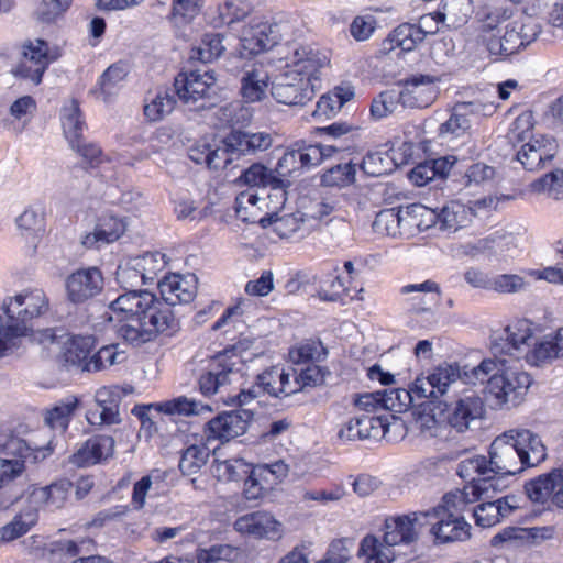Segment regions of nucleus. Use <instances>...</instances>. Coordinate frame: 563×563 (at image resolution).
<instances>
[{
	"label": "nucleus",
	"instance_id": "obj_1",
	"mask_svg": "<svg viewBox=\"0 0 563 563\" xmlns=\"http://www.w3.org/2000/svg\"><path fill=\"white\" fill-rule=\"evenodd\" d=\"M161 299L146 290L120 295L109 305L117 321L115 333L125 343L139 347L159 334L172 335L179 329L170 307L189 303L197 294L195 275L172 274L158 282Z\"/></svg>",
	"mask_w": 563,
	"mask_h": 563
},
{
	"label": "nucleus",
	"instance_id": "obj_2",
	"mask_svg": "<svg viewBox=\"0 0 563 563\" xmlns=\"http://www.w3.org/2000/svg\"><path fill=\"white\" fill-rule=\"evenodd\" d=\"M273 141V135L265 131L233 129L222 139L199 140L189 148L188 156L210 169L238 168L267 151Z\"/></svg>",
	"mask_w": 563,
	"mask_h": 563
},
{
	"label": "nucleus",
	"instance_id": "obj_3",
	"mask_svg": "<svg viewBox=\"0 0 563 563\" xmlns=\"http://www.w3.org/2000/svg\"><path fill=\"white\" fill-rule=\"evenodd\" d=\"M465 375L473 385L486 383L487 398L497 407L519 405L532 384L527 372L507 366L503 358H485Z\"/></svg>",
	"mask_w": 563,
	"mask_h": 563
},
{
	"label": "nucleus",
	"instance_id": "obj_4",
	"mask_svg": "<svg viewBox=\"0 0 563 563\" xmlns=\"http://www.w3.org/2000/svg\"><path fill=\"white\" fill-rule=\"evenodd\" d=\"M424 528V512L415 511L408 515L388 517L384 523V536H366L358 549V555L365 563H391L396 545H411L419 540Z\"/></svg>",
	"mask_w": 563,
	"mask_h": 563
},
{
	"label": "nucleus",
	"instance_id": "obj_5",
	"mask_svg": "<svg viewBox=\"0 0 563 563\" xmlns=\"http://www.w3.org/2000/svg\"><path fill=\"white\" fill-rule=\"evenodd\" d=\"M468 505L467 493H448L441 504L423 511L424 527H430V533L439 543L465 541L471 537V525L462 514Z\"/></svg>",
	"mask_w": 563,
	"mask_h": 563
},
{
	"label": "nucleus",
	"instance_id": "obj_6",
	"mask_svg": "<svg viewBox=\"0 0 563 563\" xmlns=\"http://www.w3.org/2000/svg\"><path fill=\"white\" fill-rule=\"evenodd\" d=\"M468 366L461 367L457 363H443L434 367L427 376H418L416 380V393L420 394L421 400H429L437 404L455 398L465 385L472 384L465 374L471 373Z\"/></svg>",
	"mask_w": 563,
	"mask_h": 563
},
{
	"label": "nucleus",
	"instance_id": "obj_7",
	"mask_svg": "<svg viewBox=\"0 0 563 563\" xmlns=\"http://www.w3.org/2000/svg\"><path fill=\"white\" fill-rule=\"evenodd\" d=\"M532 128V114L526 112L515 119L510 131L511 141L529 140L517 153V161L529 172L543 168L556 154L554 140L545 135L531 136Z\"/></svg>",
	"mask_w": 563,
	"mask_h": 563
},
{
	"label": "nucleus",
	"instance_id": "obj_8",
	"mask_svg": "<svg viewBox=\"0 0 563 563\" xmlns=\"http://www.w3.org/2000/svg\"><path fill=\"white\" fill-rule=\"evenodd\" d=\"M49 298L40 288L25 289L12 298L3 301V312L7 317L5 324L9 334L25 336L31 330V322L48 313Z\"/></svg>",
	"mask_w": 563,
	"mask_h": 563
},
{
	"label": "nucleus",
	"instance_id": "obj_9",
	"mask_svg": "<svg viewBox=\"0 0 563 563\" xmlns=\"http://www.w3.org/2000/svg\"><path fill=\"white\" fill-rule=\"evenodd\" d=\"M242 357L236 347L231 346L216 354L202 368L198 387L203 396H212L232 382V377L240 374Z\"/></svg>",
	"mask_w": 563,
	"mask_h": 563
},
{
	"label": "nucleus",
	"instance_id": "obj_10",
	"mask_svg": "<svg viewBox=\"0 0 563 563\" xmlns=\"http://www.w3.org/2000/svg\"><path fill=\"white\" fill-rule=\"evenodd\" d=\"M441 422H446L457 432H464L472 421L479 419L484 412V404L474 391L463 389L455 398L435 406Z\"/></svg>",
	"mask_w": 563,
	"mask_h": 563
},
{
	"label": "nucleus",
	"instance_id": "obj_11",
	"mask_svg": "<svg viewBox=\"0 0 563 563\" xmlns=\"http://www.w3.org/2000/svg\"><path fill=\"white\" fill-rule=\"evenodd\" d=\"M214 71L194 70L189 74L180 73L175 77L174 88L178 99L190 110L207 108L208 101L214 93Z\"/></svg>",
	"mask_w": 563,
	"mask_h": 563
},
{
	"label": "nucleus",
	"instance_id": "obj_12",
	"mask_svg": "<svg viewBox=\"0 0 563 563\" xmlns=\"http://www.w3.org/2000/svg\"><path fill=\"white\" fill-rule=\"evenodd\" d=\"M482 104L478 101L457 102L446 121L440 124L439 137L453 147L465 145L472 140L471 115L478 114Z\"/></svg>",
	"mask_w": 563,
	"mask_h": 563
},
{
	"label": "nucleus",
	"instance_id": "obj_13",
	"mask_svg": "<svg viewBox=\"0 0 563 563\" xmlns=\"http://www.w3.org/2000/svg\"><path fill=\"white\" fill-rule=\"evenodd\" d=\"M291 373L285 372L276 366H273L256 377V383L249 389H242L236 395L239 405L250 402L262 394H267L275 398H284L295 394L291 387Z\"/></svg>",
	"mask_w": 563,
	"mask_h": 563
},
{
	"label": "nucleus",
	"instance_id": "obj_14",
	"mask_svg": "<svg viewBox=\"0 0 563 563\" xmlns=\"http://www.w3.org/2000/svg\"><path fill=\"white\" fill-rule=\"evenodd\" d=\"M533 341L532 323L527 319L517 320L507 325L500 333L492 338L490 350L494 358L501 355H510L519 360L521 353L528 349Z\"/></svg>",
	"mask_w": 563,
	"mask_h": 563
},
{
	"label": "nucleus",
	"instance_id": "obj_15",
	"mask_svg": "<svg viewBox=\"0 0 563 563\" xmlns=\"http://www.w3.org/2000/svg\"><path fill=\"white\" fill-rule=\"evenodd\" d=\"M319 89L309 79L290 70L276 76L272 82V97L278 102L290 107L305 106L312 100Z\"/></svg>",
	"mask_w": 563,
	"mask_h": 563
},
{
	"label": "nucleus",
	"instance_id": "obj_16",
	"mask_svg": "<svg viewBox=\"0 0 563 563\" xmlns=\"http://www.w3.org/2000/svg\"><path fill=\"white\" fill-rule=\"evenodd\" d=\"M126 390L119 386H102L95 394L96 408L87 411V420L92 426L119 424L122 421L120 404Z\"/></svg>",
	"mask_w": 563,
	"mask_h": 563
},
{
	"label": "nucleus",
	"instance_id": "obj_17",
	"mask_svg": "<svg viewBox=\"0 0 563 563\" xmlns=\"http://www.w3.org/2000/svg\"><path fill=\"white\" fill-rule=\"evenodd\" d=\"M229 71L242 73L240 92L245 102H257L264 99L268 88V74L263 67H255L246 63L242 56H232L227 62Z\"/></svg>",
	"mask_w": 563,
	"mask_h": 563
},
{
	"label": "nucleus",
	"instance_id": "obj_18",
	"mask_svg": "<svg viewBox=\"0 0 563 563\" xmlns=\"http://www.w3.org/2000/svg\"><path fill=\"white\" fill-rule=\"evenodd\" d=\"M487 461L492 474L516 475L526 468L509 431L498 435L492 442Z\"/></svg>",
	"mask_w": 563,
	"mask_h": 563
},
{
	"label": "nucleus",
	"instance_id": "obj_19",
	"mask_svg": "<svg viewBox=\"0 0 563 563\" xmlns=\"http://www.w3.org/2000/svg\"><path fill=\"white\" fill-rule=\"evenodd\" d=\"M322 152L306 141H297L279 158L275 172L278 177L287 179L296 172L310 169L321 164Z\"/></svg>",
	"mask_w": 563,
	"mask_h": 563
},
{
	"label": "nucleus",
	"instance_id": "obj_20",
	"mask_svg": "<svg viewBox=\"0 0 563 563\" xmlns=\"http://www.w3.org/2000/svg\"><path fill=\"white\" fill-rule=\"evenodd\" d=\"M67 299L73 303H84L103 289V275L98 267L79 268L65 280Z\"/></svg>",
	"mask_w": 563,
	"mask_h": 563
},
{
	"label": "nucleus",
	"instance_id": "obj_21",
	"mask_svg": "<svg viewBox=\"0 0 563 563\" xmlns=\"http://www.w3.org/2000/svg\"><path fill=\"white\" fill-rule=\"evenodd\" d=\"M328 64V56L311 45H297L287 56V66L292 67L290 71L300 74L318 88L321 69Z\"/></svg>",
	"mask_w": 563,
	"mask_h": 563
},
{
	"label": "nucleus",
	"instance_id": "obj_22",
	"mask_svg": "<svg viewBox=\"0 0 563 563\" xmlns=\"http://www.w3.org/2000/svg\"><path fill=\"white\" fill-rule=\"evenodd\" d=\"M282 38L279 25L252 21L241 33L240 45L247 55H257L273 48Z\"/></svg>",
	"mask_w": 563,
	"mask_h": 563
},
{
	"label": "nucleus",
	"instance_id": "obj_23",
	"mask_svg": "<svg viewBox=\"0 0 563 563\" xmlns=\"http://www.w3.org/2000/svg\"><path fill=\"white\" fill-rule=\"evenodd\" d=\"M252 419L253 413L249 410H232L220 413L207 423V439L219 440L222 443L228 442L244 434Z\"/></svg>",
	"mask_w": 563,
	"mask_h": 563
},
{
	"label": "nucleus",
	"instance_id": "obj_24",
	"mask_svg": "<svg viewBox=\"0 0 563 563\" xmlns=\"http://www.w3.org/2000/svg\"><path fill=\"white\" fill-rule=\"evenodd\" d=\"M234 529L255 539L271 541L279 540L283 537V525L267 511H253L239 517L234 521Z\"/></svg>",
	"mask_w": 563,
	"mask_h": 563
},
{
	"label": "nucleus",
	"instance_id": "obj_25",
	"mask_svg": "<svg viewBox=\"0 0 563 563\" xmlns=\"http://www.w3.org/2000/svg\"><path fill=\"white\" fill-rule=\"evenodd\" d=\"M435 78L429 75H413L404 82V88L398 90L399 99L404 108H427L433 103L438 96Z\"/></svg>",
	"mask_w": 563,
	"mask_h": 563
},
{
	"label": "nucleus",
	"instance_id": "obj_26",
	"mask_svg": "<svg viewBox=\"0 0 563 563\" xmlns=\"http://www.w3.org/2000/svg\"><path fill=\"white\" fill-rule=\"evenodd\" d=\"M481 504L473 508L475 523L482 528H490L509 518L520 506L515 495H506L494 500L479 499Z\"/></svg>",
	"mask_w": 563,
	"mask_h": 563
},
{
	"label": "nucleus",
	"instance_id": "obj_27",
	"mask_svg": "<svg viewBox=\"0 0 563 563\" xmlns=\"http://www.w3.org/2000/svg\"><path fill=\"white\" fill-rule=\"evenodd\" d=\"M114 440L110 435H96L84 442L71 455L70 462L79 467L95 465L113 455Z\"/></svg>",
	"mask_w": 563,
	"mask_h": 563
},
{
	"label": "nucleus",
	"instance_id": "obj_28",
	"mask_svg": "<svg viewBox=\"0 0 563 563\" xmlns=\"http://www.w3.org/2000/svg\"><path fill=\"white\" fill-rule=\"evenodd\" d=\"M509 432L526 467L537 466L545 460L547 449L537 433L528 429L509 430Z\"/></svg>",
	"mask_w": 563,
	"mask_h": 563
},
{
	"label": "nucleus",
	"instance_id": "obj_29",
	"mask_svg": "<svg viewBox=\"0 0 563 563\" xmlns=\"http://www.w3.org/2000/svg\"><path fill=\"white\" fill-rule=\"evenodd\" d=\"M0 453L5 457L3 462L11 464L12 476L19 475L23 471L24 460L33 455V449L20 437L11 431L0 432Z\"/></svg>",
	"mask_w": 563,
	"mask_h": 563
},
{
	"label": "nucleus",
	"instance_id": "obj_30",
	"mask_svg": "<svg viewBox=\"0 0 563 563\" xmlns=\"http://www.w3.org/2000/svg\"><path fill=\"white\" fill-rule=\"evenodd\" d=\"M67 340L63 342L62 358L64 365L68 368L76 367L86 372L91 351L95 347V339L91 335H74L66 336Z\"/></svg>",
	"mask_w": 563,
	"mask_h": 563
},
{
	"label": "nucleus",
	"instance_id": "obj_31",
	"mask_svg": "<svg viewBox=\"0 0 563 563\" xmlns=\"http://www.w3.org/2000/svg\"><path fill=\"white\" fill-rule=\"evenodd\" d=\"M238 183L250 187L272 188L282 190L285 195V188L289 187L290 181L278 177L275 169H269L261 163H253L244 169L238 178Z\"/></svg>",
	"mask_w": 563,
	"mask_h": 563
},
{
	"label": "nucleus",
	"instance_id": "obj_32",
	"mask_svg": "<svg viewBox=\"0 0 563 563\" xmlns=\"http://www.w3.org/2000/svg\"><path fill=\"white\" fill-rule=\"evenodd\" d=\"M47 66V44L38 41L36 46L31 45L24 51V60L18 66L15 74L38 85Z\"/></svg>",
	"mask_w": 563,
	"mask_h": 563
},
{
	"label": "nucleus",
	"instance_id": "obj_33",
	"mask_svg": "<svg viewBox=\"0 0 563 563\" xmlns=\"http://www.w3.org/2000/svg\"><path fill=\"white\" fill-rule=\"evenodd\" d=\"M74 484L67 479L62 478L52 483L51 485L34 488L30 494L31 506H46L51 509H59L67 500Z\"/></svg>",
	"mask_w": 563,
	"mask_h": 563
},
{
	"label": "nucleus",
	"instance_id": "obj_34",
	"mask_svg": "<svg viewBox=\"0 0 563 563\" xmlns=\"http://www.w3.org/2000/svg\"><path fill=\"white\" fill-rule=\"evenodd\" d=\"M426 211L428 210L421 205H412L406 210L395 208L384 209L376 214L373 229L379 234L396 236L400 234V225L407 220L410 213L423 216Z\"/></svg>",
	"mask_w": 563,
	"mask_h": 563
},
{
	"label": "nucleus",
	"instance_id": "obj_35",
	"mask_svg": "<svg viewBox=\"0 0 563 563\" xmlns=\"http://www.w3.org/2000/svg\"><path fill=\"white\" fill-rule=\"evenodd\" d=\"M125 231L124 222L113 216L100 218L95 230L82 238V245L88 249H100L102 245L117 241Z\"/></svg>",
	"mask_w": 563,
	"mask_h": 563
},
{
	"label": "nucleus",
	"instance_id": "obj_36",
	"mask_svg": "<svg viewBox=\"0 0 563 563\" xmlns=\"http://www.w3.org/2000/svg\"><path fill=\"white\" fill-rule=\"evenodd\" d=\"M431 213L440 230L455 232L471 221L472 209L460 201H450L439 212Z\"/></svg>",
	"mask_w": 563,
	"mask_h": 563
},
{
	"label": "nucleus",
	"instance_id": "obj_37",
	"mask_svg": "<svg viewBox=\"0 0 563 563\" xmlns=\"http://www.w3.org/2000/svg\"><path fill=\"white\" fill-rule=\"evenodd\" d=\"M562 475L561 467H558L527 482L525 485L527 497L533 503L544 504L558 489Z\"/></svg>",
	"mask_w": 563,
	"mask_h": 563
},
{
	"label": "nucleus",
	"instance_id": "obj_38",
	"mask_svg": "<svg viewBox=\"0 0 563 563\" xmlns=\"http://www.w3.org/2000/svg\"><path fill=\"white\" fill-rule=\"evenodd\" d=\"M422 42L416 24L402 23L398 25L383 42L382 51L390 53L395 48H400L401 52H411L418 44Z\"/></svg>",
	"mask_w": 563,
	"mask_h": 563
},
{
	"label": "nucleus",
	"instance_id": "obj_39",
	"mask_svg": "<svg viewBox=\"0 0 563 563\" xmlns=\"http://www.w3.org/2000/svg\"><path fill=\"white\" fill-rule=\"evenodd\" d=\"M38 520V509L27 506L0 528V541L9 542L25 534Z\"/></svg>",
	"mask_w": 563,
	"mask_h": 563
},
{
	"label": "nucleus",
	"instance_id": "obj_40",
	"mask_svg": "<svg viewBox=\"0 0 563 563\" xmlns=\"http://www.w3.org/2000/svg\"><path fill=\"white\" fill-rule=\"evenodd\" d=\"M516 241V236L511 233L495 232L477 240L473 245V250L494 256H507L517 249Z\"/></svg>",
	"mask_w": 563,
	"mask_h": 563
},
{
	"label": "nucleus",
	"instance_id": "obj_41",
	"mask_svg": "<svg viewBox=\"0 0 563 563\" xmlns=\"http://www.w3.org/2000/svg\"><path fill=\"white\" fill-rule=\"evenodd\" d=\"M353 97L354 92L350 88L336 87L320 97L312 115L317 119H331Z\"/></svg>",
	"mask_w": 563,
	"mask_h": 563
},
{
	"label": "nucleus",
	"instance_id": "obj_42",
	"mask_svg": "<svg viewBox=\"0 0 563 563\" xmlns=\"http://www.w3.org/2000/svg\"><path fill=\"white\" fill-rule=\"evenodd\" d=\"M175 88L159 89L156 95L144 104V115L151 122H157L170 114L176 104Z\"/></svg>",
	"mask_w": 563,
	"mask_h": 563
},
{
	"label": "nucleus",
	"instance_id": "obj_43",
	"mask_svg": "<svg viewBox=\"0 0 563 563\" xmlns=\"http://www.w3.org/2000/svg\"><path fill=\"white\" fill-rule=\"evenodd\" d=\"M60 121L64 134L73 145L82 139V131L86 128V123L81 118V111L76 100H71L68 104H65L60 111Z\"/></svg>",
	"mask_w": 563,
	"mask_h": 563
},
{
	"label": "nucleus",
	"instance_id": "obj_44",
	"mask_svg": "<svg viewBox=\"0 0 563 563\" xmlns=\"http://www.w3.org/2000/svg\"><path fill=\"white\" fill-rule=\"evenodd\" d=\"M291 380L295 394L303 390L308 387H317L325 384L327 377L331 375L328 367L317 365L316 363L308 364L306 367L298 369H291Z\"/></svg>",
	"mask_w": 563,
	"mask_h": 563
},
{
	"label": "nucleus",
	"instance_id": "obj_45",
	"mask_svg": "<svg viewBox=\"0 0 563 563\" xmlns=\"http://www.w3.org/2000/svg\"><path fill=\"white\" fill-rule=\"evenodd\" d=\"M383 394L385 396L383 400V409L395 412L407 411L416 401L421 400L420 394L416 393V380L409 389H383Z\"/></svg>",
	"mask_w": 563,
	"mask_h": 563
},
{
	"label": "nucleus",
	"instance_id": "obj_46",
	"mask_svg": "<svg viewBox=\"0 0 563 563\" xmlns=\"http://www.w3.org/2000/svg\"><path fill=\"white\" fill-rule=\"evenodd\" d=\"M78 398L69 395L58 401L52 409L47 410L45 416V422L52 429L66 431L70 419L78 407Z\"/></svg>",
	"mask_w": 563,
	"mask_h": 563
},
{
	"label": "nucleus",
	"instance_id": "obj_47",
	"mask_svg": "<svg viewBox=\"0 0 563 563\" xmlns=\"http://www.w3.org/2000/svg\"><path fill=\"white\" fill-rule=\"evenodd\" d=\"M561 356H563V328L558 329L553 338L536 343L534 349L528 354V360L540 365Z\"/></svg>",
	"mask_w": 563,
	"mask_h": 563
},
{
	"label": "nucleus",
	"instance_id": "obj_48",
	"mask_svg": "<svg viewBox=\"0 0 563 563\" xmlns=\"http://www.w3.org/2000/svg\"><path fill=\"white\" fill-rule=\"evenodd\" d=\"M505 475L501 474H486L474 485H466L460 493H467L470 504L477 501V499H490L497 492H501L504 485L501 479Z\"/></svg>",
	"mask_w": 563,
	"mask_h": 563
},
{
	"label": "nucleus",
	"instance_id": "obj_49",
	"mask_svg": "<svg viewBox=\"0 0 563 563\" xmlns=\"http://www.w3.org/2000/svg\"><path fill=\"white\" fill-rule=\"evenodd\" d=\"M356 172V165L351 162L336 164L321 174L320 184L325 187L344 188L354 184Z\"/></svg>",
	"mask_w": 563,
	"mask_h": 563
},
{
	"label": "nucleus",
	"instance_id": "obj_50",
	"mask_svg": "<svg viewBox=\"0 0 563 563\" xmlns=\"http://www.w3.org/2000/svg\"><path fill=\"white\" fill-rule=\"evenodd\" d=\"M210 455L209 449L205 444H192L186 448L179 460V470L183 475L197 474L207 463Z\"/></svg>",
	"mask_w": 563,
	"mask_h": 563
},
{
	"label": "nucleus",
	"instance_id": "obj_51",
	"mask_svg": "<svg viewBox=\"0 0 563 563\" xmlns=\"http://www.w3.org/2000/svg\"><path fill=\"white\" fill-rule=\"evenodd\" d=\"M328 356V350L320 341L309 340L289 351L294 364H311L322 362Z\"/></svg>",
	"mask_w": 563,
	"mask_h": 563
},
{
	"label": "nucleus",
	"instance_id": "obj_52",
	"mask_svg": "<svg viewBox=\"0 0 563 563\" xmlns=\"http://www.w3.org/2000/svg\"><path fill=\"white\" fill-rule=\"evenodd\" d=\"M222 42L223 36L219 33L206 34L201 40V44L191 49L190 59L200 60L202 63L212 62L224 51Z\"/></svg>",
	"mask_w": 563,
	"mask_h": 563
},
{
	"label": "nucleus",
	"instance_id": "obj_53",
	"mask_svg": "<svg viewBox=\"0 0 563 563\" xmlns=\"http://www.w3.org/2000/svg\"><path fill=\"white\" fill-rule=\"evenodd\" d=\"M456 473L461 478L467 481L468 485H474L486 474H492L488 461L484 455L462 460L457 465Z\"/></svg>",
	"mask_w": 563,
	"mask_h": 563
},
{
	"label": "nucleus",
	"instance_id": "obj_54",
	"mask_svg": "<svg viewBox=\"0 0 563 563\" xmlns=\"http://www.w3.org/2000/svg\"><path fill=\"white\" fill-rule=\"evenodd\" d=\"M401 104L398 90H385L377 95L371 103L369 112L372 119L378 121L394 113Z\"/></svg>",
	"mask_w": 563,
	"mask_h": 563
},
{
	"label": "nucleus",
	"instance_id": "obj_55",
	"mask_svg": "<svg viewBox=\"0 0 563 563\" xmlns=\"http://www.w3.org/2000/svg\"><path fill=\"white\" fill-rule=\"evenodd\" d=\"M534 192L547 195L554 200L563 199V170H553L531 184Z\"/></svg>",
	"mask_w": 563,
	"mask_h": 563
},
{
	"label": "nucleus",
	"instance_id": "obj_56",
	"mask_svg": "<svg viewBox=\"0 0 563 563\" xmlns=\"http://www.w3.org/2000/svg\"><path fill=\"white\" fill-rule=\"evenodd\" d=\"M358 433L361 432L362 439H380L388 431V419L383 416H371L362 413L357 416Z\"/></svg>",
	"mask_w": 563,
	"mask_h": 563
},
{
	"label": "nucleus",
	"instance_id": "obj_57",
	"mask_svg": "<svg viewBox=\"0 0 563 563\" xmlns=\"http://www.w3.org/2000/svg\"><path fill=\"white\" fill-rule=\"evenodd\" d=\"M124 360L123 353L117 351V345H106L91 355L86 372H99Z\"/></svg>",
	"mask_w": 563,
	"mask_h": 563
},
{
	"label": "nucleus",
	"instance_id": "obj_58",
	"mask_svg": "<svg viewBox=\"0 0 563 563\" xmlns=\"http://www.w3.org/2000/svg\"><path fill=\"white\" fill-rule=\"evenodd\" d=\"M126 75L128 71L123 64H113L103 71L98 80V86L104 101L115 92L119 84L124 80Z\"/></svg>",
	"mask_w": 563,
	"mask_h": 563
},
{
	"label": "nucleus",
	"instance_id": "obj_59",
	"mask_svg": "<svg viewBox=\"0 0 563 563\" xmlns=\"http://www.w3.org/2000/svg\"><path fill=\"white\" fill-rule=\"evenodd\" d=\"M165 255L158 252L151 253L147 252L144 255L134 258V265L141 269L143 274V282L150 283L153 282L157 274L164 269L165 267Z\"/></svg>",
	"mask_w": 563,
	"mask_h": 563
},
{
	"label": "nucleus",
	"instance_id": "obj_60",
	"mask_svg": "<svg viewBox=\"0 0 563 563\" xmlns=\"http://www.w3.org/2000/svg\"><path fill=\"white\" fill-rule=\"evenodd\" d=\"M203 409L210 410V407L186 397H179L158 405V410L167 415H199Z\"/></svg>",
	"mask_w": 563,
	"mask_h": 563
},
{
	"label": "nucleus",
	"instance_id": "obj_61",
	"mask_svg": "<svg viewBox=\"0 0 563 563\" xmlns=\"http://www.w3.org/2000/svg\"><path fill=\"white\" fill-rule=\"evenodd\" d=\"M212 467L214 476L224 482L240 481L249 473L247 465L242 460L216 461Z\"/></svg>",
	"mask_w": 563,
	"mask_h": 563
},
{
	"label": "nucleus",
	"instance_id": "obj_62",
	"mask_svg": "<svg viewBox=\"0 0 563 563\" xmlns=\"http://www.w3.org/2000/svg\"><path fill=\"white\" fill-rule=\"evenodd\" d=\"M234 549L229 544H214L197 550V563H231Z\"/></svg>",
	"mask_w": 563,
	"mask_h": 563
},
{
	"label": "nucleus",
	"instance_id": "obj_63",
	"mask_svg": "<svg viewBox=\"0 0 563 563\" xmlns=\"http://www.w3.org/2000/svg\"><path fill=\"white\" fill-rule=\"evenodd\" d=\"M525 278L517 274H496L493 275L492 289L498 294H516L526 288Z\"/></svg>",
	"mask_w": 563,
	"mask_h": 563
},
{
	"label": "nucleus",
	"instance_id": "obj_64",
	"mask_svg": "<svg viewBox=\"0 0 563 563\" xmlns=\"http://www.w3.org/2000/svg\"><path fill=\"white\" fill-rule=\"evenodd\" d=\"M361 168L366 175L374 177L387 174L391 169L389 157L382 152H368L362 161Z\"/></svg>",
	"mask_w": 563,
	"mask_h": 563
}]
</instances>
